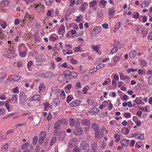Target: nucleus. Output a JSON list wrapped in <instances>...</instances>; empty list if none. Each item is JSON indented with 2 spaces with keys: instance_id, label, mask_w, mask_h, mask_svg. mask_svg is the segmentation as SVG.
I'll return each instance as SVG.
<instances>
[{
  "instance_id": "57",
  "label": "nucleus",
  "mask_w": 152,
  "mask_h": 152,
  "mask_svg": "<svg viewBox=\"0 0 152 152\" xmlns=\"http://www.w3.org/2000/svg\"><path fill=\"white\" fill-rule=\"evenodd\" d=\"M118 50L117 47H114L111 50V53L112 54H113L116 53Z\"/></svg>"
},
{
  "instance_id": "34",
  "label": "nucleus",
  "mask_w": 152,
  "mask_h": 152,
  "mask_svg": "<svg viewBox=\"0 0 152 152\" xmlns=\"http://www.w3.org/2000/svg\"><path fill=\"white\" fill-rule=\"evenodd\" d=\"M144 138L145 137L144 134H139L137 137L135 138L136 139L139 140H143Z\"/></svg>"
},
{
  "instance_id": "47",
  "label": "nucleus",
  "mask_w": 152,
  "mask_h": 152,
  "mask_svg": "<svg viewBox=\"0 0 152 152\" xmlns=\"http://www.w3.org/2000/svg\"><path fill=\"white\" fill-rule=\"evenodd\" d=\"M80 148H79L78 147H75L73 150V152H80Z\"/></svg>"
},
{
  "instance_id": "53",
  "label": "nucleus",
  "mask_w": 152,
  "mask_h": 152,
  "mask_svg": "<svg viewBox=\"0 0 152 152\" xmlns=\"http://www.w3.org/2000/svg\"><path fill=\"white\" fill-rule=\"evenodd\" d=\"M65 47L67 49L69 50L72 48V45H71L67 44H65Z\"/></svg>"
},
{
  "instance_id": "11",
  "label": "nucleus",
  "mask_w": 152,
  "mask_h": 152,
  "mask_svg": "<svg viewBox=\"0 0 152 152\" xmlns=\"http://www.w3.org/2000/svg\"><path fill=\"white\" fill-rule=\"evenodd\" d=\"M83 132V129L81 128H76L74 131L75 134L77 135H81Z\"/></svg>"
},
{
  "instance_id": "13",
  "label": "nucleus",
  "mask_w": 152,
  "mask_h": 152,
  "mask_svg": "<svg viewBox=\"0 0 152 152\" xmlns=\"http://www.w3.org/2000/svg\"><path fill=\"white\" fill-rule=\"evenodd\" d=\"M80 103V101L79 99H77L74 100L70 104L71 107H76Z\"/></svg>"
},
{
  "instance_id": "22",
  "label": "nucleus",
  "mask_w": 152,
  "mask_h": 152,
  "mask_svg": "<svg viewBox=\"0 0 152 152\" xmlns=\"http://www.w3.org/2000/svg\"><path fill=\"white\" fill-rule=\"evenodd\" d=\"M97 148V143L94 142L92 145V152H96Z\"/></svg>"
},
{
  "instance_id": "27",
  "label": "nucleus",
  "mask_w": 152,
  "mask_h": 152,
  "mask_svg": "<svg viewBox=\"0 0 152 152\" xmlns=\"http://www.w3.org/2000/svg\"><path fill=\"white\" fill-rule=\"evenodd\" d=\"M91 126L92 129L95 131H97L99 129L98 125L96 123H93Z\"/></svg>"
},
{
  "instance_id": "14",
  "label": "nucleus",
  "mask_w": 152,
  "mask_h": 152,
  "mask_svg": "<svg viewBox=\"0 0 152 152\" xmlns=\"http://www.w3.org/2000/svg\"><path fill=\"white\" fill-rule=\"evenodd\" d=\"M65 28L64 26L63 25H61L59 28L58 34L59 35H62L65 33Z\"/></svg>"
},
{
  "instance_id": "38",
  "label": "nucleus",
  "mask_w": 152,
  "mask_h": 152,
  "mask_svg": "<svg viewBox=\"0 0 152 152\" xmlns=\"http://www.w3.org/2000/svg\"><path fill=\"white\" fill-rule=\"evenodd\" d=\"M55 36H57L56 34H53L50 37V39L52 41H53L56 40V38Z\"/></svg>"
},
{
  "instance_id": "29",
  "label": "nucleus",
  "mask_w": 152,
  "mask_h": 152,
  "mask_svg": "<svg viewBox=\"0 0 152 152\" xmlns=\"http://www.w3.org/2000/svg\"><path fill=\"white\" fill-rule=\"evenodd\" d=\"M34 7H35L36 9H39L40 7L41 9H44V6L41 4H39L37 3L35 4L34 6Z\"/></svg>"
},
{
  "instance_id": "32",
  "label": "nucleus",
  "mask_w": 152,
  "mask_h": 152,
  "mask_svg": "<svg viewBox=\"0 0 152 152\" xmlns=\"http://www.w3.org/2000/svg\"><path fill=\"white\" fill-rule=\"evenodd\" d=\"M13 54L12 51L8 50L7 53L5 55V56L7 58H10Z\"/></svg>"
},
{
  "instance_id": "19",
  "label": "nucleus",
  "mask_w": 152,
  "mask_h": 152,
  "mask_svg": "<svg viewBox=\"0 0 152 152\" xmlns=\"http://www.w3.org/2000/svg\"><path fill=\"white\" fill-rule=\"evenodd\" d=\"M9 2L7 0H3L0 3V7H4L7 6L9 4Z\"/></svg>"
},
{
  "instance_id": "56",
  "label": "nucleus",
  "mask_w": 152,
  "mask_h": 152,
  "mask_svg": "<svg viewBox=\"0 0 152 152\" xmlns=\"http://www.w3.org/2000/svg\"><path fill=\"white\" fill-rule=\"evenodd\" d=\"M128 80V83H129L130 82V80L129 79V78L127 76H124V77H123L121 79V80Z\"/></svg>"
},
{
  "instance_id": "60",
  "label": "nucleus",
  "mask_w": 152,
  "mask_h": 152,
  "mask_svg": "<svg viewBox=\"0 0 152 152\" xmlns=\"http://www.w3.org/2000/svg\"><path fill=\"white\" fill-rule=\"evenodd\" d=\"M20 21V20L19 18H16L14 20V24L15 25H18Z\"/></svg>"
},
{
  "instance_id": "41",
  "label": "nucleus",
  "mask_w": 152,
  "mask_h": 152,
  "mask_svg": "<svg viewBox=\"0 0 152 152\" xmlns=\"http://www.w3.org/2000/svg\"><path fill=\"white\" fill-rule=\"evenodd\" d=\"M36 62L39 63L41 62H43L45 61L44 59L38 57L36 58Z\"/></svg>"
},
{
  "instance_id": "46",
  "label": "nucleus",
  "mask_w": 152,
  "mask_h": 152,
  "mask_svg": "<svg viewBox=\"0 0 152 152\" xmlns=\"http://www.w3.org/2000/svg\"><path fill=\"white\" fill-rule=\"evenodd\" d=\"M83 66L80 65L78 68V71L80 73L83 74L85 72L84 71L82 70Z\"/></svg>"
},
{
  "instance_id": "30",
  "label": "nucleus",
  "mask_w": 152,
  "mask_h": 152,
  "mask_svg": "<svg viewBox=\"0 0 152 152\" xmlns=\"http://www.w3.org/2000/svg\"><path fill=\"white\" fill-rule=\"evenodd\" d=\"M0 24L2 28L4 29H5L7 27L6 23V22L4 21H0Z\"/></svg>"
},
{
  "instance_id": "24",
  "label": "nucleus",
  "mask_w": 152,
  "mask_h": 152,
  "mask_svg": "<svg viewBox=\"0 0 152 152\" xmlns=\"http://www.w3.org/2000/svg\"><path fill=\"white\" fill-rule=\"evenodd\" d=\"M12 101L13 102L14 104L17 103L18 99L17 95L15 94H13L12 97Z\"/></svg>"
},
{
  "instance_id": "7",
  "label": "nucleus",
  "mask_w": 152,
  "mask_h": 152,
  "mask_svg": "<svg viewBox=\"0 0 152 152\" xmlns=\"http://www.w3.org/2000/svg\"><path fill=\"white\" fill-rule=\"evenodd\" d=\"M103 129H101L98 132H95V137L96 138L100 139L103 136Z\"/></svg>"
},
{
  "instance_id": "20",
  "label": "nucleus",
  "mask_w": 152,
  "mask_h": 152,
  "mask_svg": "<svg viewBox=\"0 0 152 152\" xmlns=\"http://www.w3.org/2000/svg\"><path fill=\"white\" fill-rule=\"evenodd\" d=\"M81 123L83 125L88 126L90 124V121L88 119H85L81 120Z\"/></svg>"
},
{
  "instance_id": "16",
  "label": "nucleus",
  "mask_w": 152,
  "mask_h": 152,
  "mask_svg": "<svg viewBox=\"0 0 152 152\" xmlns=\"http://www.w3.org/2000/svg\"><path fill=\"white\" fill-rule=\"evenodd\" d=\"M133 102H135L137 105L144 104V103L142 102L140 98L137 97L134 100H133Z\"/></svg>"
},
{
  "instance_id": "18",
  "label": "nucleus",
  "mask_w": 152,
  "mask_h": 152,
  "mask_svg": "<svg viewBox=\"0 0 152 152\" xmlns=\"http://www.w3.org/2000/svg\"><path fill=\"white\" fill-rule=\"evenodd\" d=\"M66 136V133L64 131L62 132L59 135L58 139L60 140H63Z\"/></svg>"
},
{
  "instance_id": "45",
  "label": "nucleus",
  "mask_w": 152,
  "mask_h": 152,
  "mask_svg": "<svg viewBox=\"0 0 152 152\" xmlns=\"http://www.w3.org/2000/svg\"><path fill=\"white\" fill-rule=\"evenodd\" d=\"M107 1L104 0H100L99 3L103 6H105L107 3Z\"/></svg>"
},
{
  "instance_id": "62",
  "label": "nucleus",
  "mask_w": 152,
  "mask_h": 152,
  "mask_svg": "<svg viewBox=\"0 0 152 152\" xmlns=\"http://www.w3.org/2000/svg\"><path fill=\"white\" fill-rule=\"evenodd\" d=\"M53 10L51 9V10H48L47 13V15L48 16H50L51 15L52 12H53Z\"/></svg>"
},
{
  "instance_id": "2",
  "label": "nucleus",
  "mask_w": 152,
  "mask_h": 152,
  "mask_svg": "<svg viewBox=\"0 0 152 152\" xmlns=\"http://www.w3.org/2000/svg\"><path fill=\"white\" fill-rule=\"evenodd\" d=\"M65 119L62 118L61 120H58L55 123L54 128L55 129H58L61 124H64L66 122Z\"/></svg>"
},
{
  "instance_id": "4",
  "label": "nucleus",
  "mask_w": 152,
  "mask_h": 152,
  "mask_svg": "<svg viewBox=\"0 0 152 152\" xmlns=\"http://www.w3.org/2000/svg\"><path fill=\"white\" fill-rule=\"evenodd\" d=\"M77 140L76 138H73L70 140L68 142V146L70 148H72L75 146L77 142Z\"/></svg>"
},
{
  "instance_id": "15",
  "label": "nucleus",
  "mask_w": 152,
  "mask_h": 152,
  "mask_svg": "<svg viewBox=\"0 0 152 152\" xmlns=\"http://www.w3.org/2000/svg\"><path fill=\"white\" fill-rule=\"evenodd\" d=\"M109 17L111 18L115 15V10L113 8H111L109 9L108 11Z\"/></svg>"
},
{
  "instance_id": "39",
  "label": "nucleus",
  "mask_w": 152,
  "mask_h": 152,
  "mask_svg": "<svg viewBox=\"0 0 152 152\" xmlns=\"http://www.w3.org/2000/svg\"><path fill=\"white\" fill-rule=\"evenodd\" d=\"M79 52H81V49L80 46L75 47L74 50V53H75Z\"/></svg>"
},
{
  "instance_id": "42",
  "label": "nucleus",
  "mask_w": 152,
  "mask_h": 152,
  "mask_svg": "<svg viewBox=\"0 0 152 152\" xmlns=\"http://www.w3.org/2000/svg\"><path fill=\"white\" fill-rule=\"evenodd\" d=\"M57 139V138L56 137H53L51 139L50 142V145L52 146L54 143L56 141Z\"/></svg>"
},
{
  "instance_id": "8",
  "label": "nucleus",
  "mask_w": 152,
  "mask_h": 152,
  "mask_svg": "<svg viewBox=\"0 0 152 152\" xmlns=\"http://www.w3.org/2000/svg\"><path fill=\"white\" fill-rule=\"evenodd\" d=\"M129 140L126 139H124L120 141V143L121 146L124 147L128 146L129 142Z\"/></svg>"
},
{
  "instance_id": "50",
  "label": "nucleus",
  "mask_w": 152,
  "mask_h": 152,
  "mask_svg": "<svg viewBox=\"0 0 152 152\" xmlns=\"http://www.w3.org/2000/svg\"><path fill=\"white\" fill-rule=\"evenodd\" d=\"M38 140V137L37 136H35L34 137L33 140V143L34 145H35L37 142Z\"/></svg>"
},
{
  "instance_id": "17",
  "label": "nucleus",
  "mask_w": 152,
  "mask_h": 152,
  "mask_svg": "<svg viewBox=\"0 0 152 152\" xmlns=\"http://www.w3.org/2000/svg\"><path fill=\"white\" fill-rule=\"evenodd\" d=\"M137 53V51L134 50L131 51L129 54V57L131 58H132L135 56Z\"/></svg>"
},
{
  "instance_id": "48",
  "label": "nucleus",
  "mask_w": 152,
  "mask_h": 152,
  "mask_svg": "<svg viewBox=\"0 0 152 152\" xmlns=\"http://www.w3.org/2000/svg\"><path fill=\"white\" fill-rule=\"evenodd\" d=\"M124 116L126 118H129L131 117V114L129 113H124Z\"/></svg>"
},
{
  "instance_id": "21",
  "label": "nucleus",
  "mask_w": 152,
  "mask_h": 152,
  "mask_svg": "<svg viewBox=\"0 0 152 152\" xmlns=\"http://www.w3.org/2000/svg\"><path fill=\"white\" fill-rule=\"evenodd\" d=\"M40 96L39 95L37 94L34 95L31 99V100L32 101H37L39 100L40 99Z\"/></svg>"
},
{
  "instance_id": "58",
  "label": "nucleus",
  "mask_w": 152,
  "mask_h": 152,
  "mask_svg": "<svg viewBox=\"0 0 152 152\" xmlns=\"http://www.w3.org/2000/svg\"><path fill=\"white\" fill-rule=\"evenodd\" d=\"M5 109L1 108L0 109V114L1 115H3L5 114Z\"/></svg>"
},
{
  "instance_id": "1",
  "label": "nucleus",
  "mask_w": 152,
  "mask_h": 152,
  "mask_svg": "<svg viewBox=\"0 0 152 152\" xmlns=\"http://www.w3.org/2000/svg\"><path fill=\"white\" fill-rule=\"evenodd\" d=\"M80 147L81 150H85L87 151L89 150V145L85 140H83L81 142Z\"/></svg>"
},
{
  "instance_id": "61",
  "label": "nucleus",
  "mask_w": 152,
  "mask_h": 152,
  "mask_svg": "<svg viewBox=\"0 0 152 152\" xmlns=\"http://www.w3.org/2000/svg\"><path fill=\"white\" fill-rule=\"evenodd\" d=\"M110 102L108 104V106L107 108L109 110H111L112 109L113 107V105L110 102V101H109Z\"/></svg>"
},
{
  "instance_id": "3",
  "label": "nucleus",
  "mask_w": 152,
  "mask_h": 152,
  "mask_svg": "<svg viewBox=\"0 0 152 152\" xmlns=\"http://www.w3.org/2000/svg\"><path fill=\"white\" fill-rule=\"evenodd\" d=\"M46 136V132H45L42 131L40 133V138L39 140V144H42Z\"/></svg>"
},
{
  "instance_id": "64",
  "label": "nucleus",
  "mask_w": 152,
  "mask_h": 152,
  "mask_svg": "<svg viewBox=\"0 0 152 152\" xmlns=\"http://www.w3.org/2000/svg\"><path fill=\"white\" fill-rule=\"evenodd\" d=\"M148 82L149 84L152 85V76L148 78Z\"/></svg>"
},
{
  "instance_id": "10",
  "label": "nucleus",
  "mask_w": 152,
  "mask_h": 152,
  "mask_svg": "<svg viewBox=\"0 0 152 152\" xmlns=\"http://www.w3.org/2000/svg\"><path fill=\"white\" fill-rule=\"evenodd\" d=\"M102 30V28L100 26H96L93 29L92 32L96 35L99 34Z\"/></svg>"
},
{
  "instance_id": "31",
  "label": "nucleus",
  "mask_w": 152,
  "mask_h": 152,
  "mask_svg": "<svg viewBox=\"0 0 152 152\" xmlns=\"http://www.w3.org/2000/svg\"><path fill=\"white\" fill-rule=\"evenodd\" d=\"M8 147L7 144H6L3 146L1 148V151L2 152H5L7 150Z\"/></svg>"
},
{
  "instance_id": "54",
  "label": "nucleus",
  "mask_w": 152,
  "mask_h": 152,
  "mask_svg": "<svg viewBox=\"0 0 152 152\" xmlns=\"http://www.w3.org/2000/svg\"><path fill=\"white\" fill-rule=\"evenodd\" d=\"M52 117L53 116L51 114L49 113L46 117V119L47 121H49L52 118Z\"/></svg>"
},
{
  "instance_id": "51",
  "label": "nucleus",
  "mask_w": 152,
  "mask_h": 152,
  "mask_svg": "<svg viewBox=\"0 0 152 152\" xmlns=\"http://www.w3.org/2000/svg\"><path fill=\"white\" fill-rule=\"evenodd\" d=\"M60 94L62 96L63 99L65 98V94L64 90L62 89L60 90Z\"/></svg>"
},
{
  "instance_id": "63",
  "label": "nucleus",
  "mask_w": 152,
  "mask_h": 152,
  "mask_svg": "<svg viewBox=\"0 0 152 152\" xmlns=\"http://www.w3.org/2000/svg\"><path fill=\"white\" fill-rule=\"evenodd\" d=\"M71 7H69V8L67 10V11L66 12V13L67 14H68V15H69L72 13V11L73 9Z\"/></svg>"
},
{
  "instance_id": "23",
  "label": "nucleus",
  "mask_w": 152,
  "mask_h": 152,
  "mask_svg": "<svg viewBox=\"0 0 152 152\" xmlns=\"http://www.w3.org/2000/svg\"><path fill=\"white\" fill-rule=\"evenodd\" d=\"M97 4L96 1L94 0L89 3V7L90 8L94 7L96 6Z\"/></svg>"
},
{
  "instance_id": "44",
  "label": "nucleus",
  "mask_w": 152,
  "mask_h": 152,
  "mask_svg": "<svg viewBox=\"0 0 152 152\" xmlns=\"http://www.w3.org/2000/svg\"><path fill=\"white\" fill-rule=\"evenodd\" d=\"M69 124L70 125L72 126H73L75 124V120L72 118H70L69 119Z\"/></svg>"
},
{
  "instance_id": "28",
  "label": "nucleus",
  "mask_w": 152,
  "mask_h": 152,
  "mask_svg": "<svg viewBox=\"0 0 152 152\" xmlns=\"http://www.w3.org/2000/svg\"><path fill=\"white\" fill-rule=\"evenodd\" d=\"M45 86L43 84L40 83L39 85L38 88L39 89V92H42L43 91V90Z\"/></svg>"
},
{
  "instance_id": "5",
  "label": "nucleus",
  "mask_w": 152,
  "mask_h": 152,
  "mask_svg": "<svg viewBox=\"0 0 152 152\" xmlns=\"http://www.w3.org/2000/svg\"><path fill=\"white\" fill-rule=\"evenodd\" d=\"M19 100L21 103L25 102L26 100V96L25 93L23 92H20L19 95Z\"/></svg>"
},
{
  "instance_id": "40",
  "label": "nucleus",
  "mask_w": 152,
  "mask_h": 152,
  "mask_svg": "<svg viewBox=\"0 0 152 152\" xmlns=\"http://www.w3.org/2000/svg\"><path fill=\"white\" fill-rule=\"evenodd\" d=\"M86 4L87 5L88 3L86 2H85L80 6V10L82 11H83L85 10Z\"/></svg>"
},
{
  "instance_id": "59",
  "label": "nucleus",
  "mask_w": 152,
  "mask_h": 152,
  "mask_svg": "<svg viewBox=\"0 0 152 152\" xmlns=\"http://www.w3.org/2000/svg\"><path fill=\"white\" fill-rule=\"evenodd\" d=\"M92 49L96 52H98L99 50V47L96 45H94L92 47Z\"/></svg>"
},
{
  "instance_id": "55",
  "label": "nucleus",
  "mask_w": 152,
  "mask_h": 152,
  "mask_svg": "<svg viewBox=\"0 0 152 152\" xmlns=\"http://www.w3.org/2000/svg\"><path fill=\"white\" fill-rule=\"evenodd\" d=\"M53 0H45V2L47 5H49L53 2Z\"/></svg>"
},
{
  "instance_id": "52",
  "label": "nucleus",
  "mask_w": 152,
  "mask_h": 152,
  "mask_svg": "<svg viewBox=\"0 0 152 152\" xmlns=\"http://www.w3.org/2000/svg\"><path fill=\"white\" fill-rule=\"evenodd\" d=\"M75 3V0H71L70 2L69 7H72Z\"/></svg>"
},
{
  "instance_id": "35",
  "label": "nucleus",
  "mask_w": 152,
  "mask_h": 152,
  "mask_svg": "<svg viewBox=\"0 0 152 152\" xmlns=\"http://www.w3.org/2000/svg\"><path fill=\"white\" fill-rule=\"evenodd\" d=\"M73 96L72 95H69L66 98V102L67 103L70 102L73 99Z\"/></svg>"
},
{
  "instance_id": "37",
  "label": "nucleus",
  "mask_w": 152,
  "mask_h": 152,
  "mask_svg": "<svg viewBox=\"0 0 152 152\" xmlns=\"http://www.w3.org/2000/svg\"><path fill=\"white\" fill-rule=\"evenodd\" d=\"M20 56L21 57H25L26 55L27 52L26 51L21 52L20 51L19 52Z\"/></svg>"
},
{
  "instance_id": "25",
  "label": "nucleus",
  "mask_w": 152,
  "mask_h": 152,
  "mask_svg": "<svg viewBox=\"0 0 152 152\" xmlns=\"http://www.w3.org/2000/svg\"><path fill=\"white\" fill-rule=\"evenodd\" d=\"M60 99L58 97L56 98L54 101V104L56 107L57 106L60 104Z\"/></svg>"
},
{
  "instance_id": "49",
  "label": "nucleus",
  "mask_w": 152,
  "mask_h": 152,
  "mask_svg": "<svg viewBox=\"0 0 152 152\" xmlns=\"http://www.w3.org/2000/svg\"><path fill=\"white\" fill-rule=\"evenodd\" d=\"M144 30V29L143 28L140 27H137L136 29L137 31L139 32H141V33H142Z\"/></svg>"
},
{
  "instance_id": "6",
  "label": "nucleus",
  "mask_w": 152,
  "mask_h": 152,
  "mask_svg": "<svg viewBox=\"0 0 152 152\" xmlns=\"http://www.w3.org/2000/svg\"><path fill=\"white\" fill-rule=\"evenodd\" d=\"M53 76V74L49 72L44 73L40 75V77L44 78H49Z\"/></svg>"
},
{
  "instance_id": "43",
  "label": "nucleus",
  "mask_w": 152,
  "mask_h": 152,
  "mask_svg": "<svg viewBox=\"0 0 152 152\" xmlns=\"http://www.w3.org/2000/svg\"><path fill=\"white\" fill-rule=\"evenodd\" d=\"M20 79V77L18 75H15L11 80L12 81H18Z\"/></svg>"
},
{
  "instance_id": "26",
  "label": "nucleus",
  "mask_w": 152,
  "mask_h": 152,
  "mask_svg": "<svg viewBox=\"0 0 152 152\" xmlns=\"http://www.w3.org/2000/svg\"><path fill=\"white\" fill-rule=\"evenodd\" d=\"M43 104L45 107L44 110L45 111H48L49 108L50 107V104L48 102H44L43 103Z\"/></svg>"
},
{
  "instance_id": "12",
  "label": "nucleus",
  "mask_w": 152,
  "mask_h": 152,
  "mask_svg": "<svg viewBox=\"0 0 152 152\" xmlns=\"http://www.w3.org/2000/svg\"><path fill=\"white\" fill-rule=\"evenodd\" d=\"M64 75H60L58 78L59 80H61V79L63 78L64 76H69L71 74V72L69 70L65 71L63 72Z\"/></svg>"
},
{
  "instance_id": "33",
  "label": "nucleus",
  "mask_w": 152,
  "mask_h": 152,
  "mask_svg": "<svg viewBox=\"0 0 152 152\" xmlns=\"http://www.w3.org/2000/svg\"><path fill=\"white\" fill-rule=\"evenodd\" d=\"M29 145V144L28 142H26L23 144L21 146V148L23 150H24L27 148Z\"/></svg>"
},
{
  "instance_id": "36",
  "label": "nucleus",
  "mask_w": 152,
  "mask_h": 152,
  "mask_svg": "<svg viewBox=\"0 0 152 152\" xmlns=\"http://www.w3.org/2000/svg\"><path fill=\"white\" fill-rule=\"evenodd\" d=\"M114 137L115 139V141L116 142H118L121 139L120 136L117 134H115Z\"/></svg>"
},
{
  "instance_id": "9",
  "label": "nucleus",
  "mask_w": 152,
  "mask_h": 152,
  "mask_svg": "<svg viewBox=\"0 0 152 152\" xmlns=\"http://www.w3.org/2000/svg\"><path fill=\"white\" fill-rule=\"evenodd\" d=\"M99 110L97 108H94L88 111L89 113L91 115H96L99 112Z\"/></svg>"
}]
</instances>
